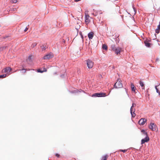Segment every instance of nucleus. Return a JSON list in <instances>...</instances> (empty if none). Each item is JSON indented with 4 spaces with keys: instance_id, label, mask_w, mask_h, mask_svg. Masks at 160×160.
Returning a JSON list of instances; mask_svg holds the SVG:
<instances>
[{
    "instance_id": "f257e3e1",
    "label": "nucleus",
    "mask_w": 160,
    "mask_h": 160,
    "mask_svg": "<svg viewBox=\"0 0 160 160\" xmlns=\"http://www.w3.org/2000/svg\"><path fill=\"white\" fill-rule=\"evenodd\" d=\"M107 96L105 93H96L93 94L92 97H105Z\"/></svg>"
},
{
    "instance_id": "f03ea898",
    "label": "nucleus",
    "mask_w": 160,
    "mask_h": 160,
    "mask_svg": "<svg viewBox=\"0 0 160 160\" xmlns=\"http://www.w3.org/2000/svg\"><path fill=\"white\" fill-rule=\"evenodd\" d=\"M136 106V104L135 103H132V106H131L130 109V113L132 115V117L134 118L136 115L134 113L135 111V109L134 108V107Z\"/></svg>"
},
{
    "instance_id": "7ed1b4c3",
    "label": "nucleus",
    "mask_w": 160,
    "mask_h": 160,
    "mask_svg": "<svg viewBox=\"0 0 160 160\" xmlns=\"http://www.w3.org/2000/svg\"><path fill=\"white\" fill-rule=\"evenodd\" d=\"M12 68L10 67H7L2 70V72L3 73H7L8 74H10V72L12 71Z\"/></svg>"
},
{
    "instance_id": "20e7f679",
    "label": "nucleus",
    "mask_w": 160,
    "mask_h": 160,
    "mask_svg": "<svg viewBox=\"0 0 160 160\" xmlns=\"http://www.w3.org/2000/svg\"><path fill=\"white\" fill-rule=\"evenodd\" d=\"M87 64L88 68L89 69L92 68L94 65V62L89 59L87 60Z\"/></svg>"
},
{
    "instance_id": "39448f33",
    "label": "nucleus",
    "mask_w": 160,
    "mask_h": 160,
    "mask_svg": "<svg viewBox=\"0 0 160 160\" xmlns=\"http://www.w3.org/2000/svg\"><path fill=\"white\" fill-rule=\"evenodd\" d=\"M114 87L116 88H119L122 87V84L121 82V81L118 80L114 84Z\"/></svg>"
},
{
    "instance_id": "423d86ee",
    "label": "nucleus",
    "mask_w": 160,
    "mask_h": 160,
    "mask_svg": "<svg viewBox=\"0 0 160 160\" xmlns=\"http://www.w3.org/2000/svg\"><path fill=\"white\" fill-rule=\"evenodd\" d=\"M157 128V126L154 123L151 122L149 126V128L152 131H155Z\"/></svg>"
},
{
    "instance_id": "0eeeda50",
    "label": "nucleus",
    "mask_w": 160,
    "mask_h": 160,
    "mask_svg": "<svg viewBox=\"0 0 160 160\" xmlns=\"http://www.w3.org/2000/svg\"><path fill=\"white\" fill-rule=\"evenodd\" d=\"M53 57V55L52 53H50L49 54L45 56L43 58L44 59H48L52 58Z\"/></svg>"
},
{
    "instance_id": "6e6552de",
    "label": "nucleus",
    "mask_w": 160,
    "mask_h": 160,
    "mask_svg": "<svg viewBox=\"0 0 160 160\" xmlns=\"http://www.w3.org/2000/svg\"><path fill=\"white\" fill-rule=\"evenodd\" d=\"M122 48L119 47H117L115 48L113 51V52H114L115 53L118 55L119 53H120V52L121 51Z\"/></svg>"
},
{
    "instance_id": "1a4fd4ad",
    "label": "nucleus",
    "mask_w": 160,
    "mask_h": 160,
    "mask_svg": "<svg viewBox=\"0 0 160 160\" xmlns=\"http://www.w3.org/2000/svg\"><path fill=\"white\" fill-rule=\"evenodd\" d=\"M89 16L88 15L85 14V22L87 24H88L90 22V20L89 19Z\"/></svg>"
},
{
    "instance_id": "9d476101",
    "label": "nucleus",
    "mask_w": 160,
    "mask_h": 160,
    "mask_svg": "<svg viewBox=\"0 0 160 160\" xmlns=\"http://www.w3.org/2000/svg\"><path fill=\"white\" fill-rule=\"evenodd\" d=\"M149 140V138L148 136V135L146 136L145 138L142 139L141 140V144H142L145 143V142H147Z\"/></svg>"
},
{
    "instance_id": "9b49d317",
    "label": "nucleus",
    "mask_w": 160,
    "mask_h": 160,
    "mask_svg": "<svg viewBox=\"0 0 160 160\" xmlns=\"http://www.w3.org/2000/svg\"><path fill=\"white\" fill-rule=\"evenodd\" d=\"M147 120L145 118H141L139 121V124L140 125H143L146 122Z\"/></svg>"
},
{
    "instance_id": "f8f14e48",
    "label": "nucleus",
    "mask_w": 160,
    "mask_h": 160,
    "mask_svg": "<svg viewBox=\"0 0 160 160\" xmlns=\"http://www.w3.org/2000/svg\"><path fill=\"white\" fill-rule=\"evenodd\" d=\"M102 13V12L101 11H94V12L93 13H92L93 15L94 16H96L98 14V13H99L100 14H101Z\"/></svg>"
},
{
    "instance_id": "ddd939ff",
    "label": "nucleus",
    "mask_w": 160,
    "mask_h": 160,
    "mask_svg": "<svg viewBox=\"0 0 160 160\" xmlns=\"http://www.w3.org/2000/svg\"><path fill=\"white\" fill-rule=\"evenodd\" d=\"M139 83L141 87H142V89L145 90V86L143 82L141 80H140L139 81Z\"/></svg>"
},
{
    "instance_id": "4468645a",
    "label": "nucleus",
    "mask_w": 160,
    "mask_h": 160,
    "mask_svg": "<svg viewBox=\"0 0 160 160\" xmlns=\"http://www.w3.org/2000/svg\"><path fill=\"white\" fill-rule=\"evenodd\" d=\"M88 37L90 39H92L93 37V33L90 32L88 34Z\"/></svg>"
},
{
    "instance_id": "2eb2a0df",
    "label": "nucleus",
    "mask_w": 160,
    "mask_h": 160,
    "mask_svg": "<svg viewBox=\"0 0 160 160\" xmlns=\"http://www.w3.org/2000/svg\"><path fill=\"white\" fill-rule=\"evenodd\" d=\"M32 56H29L28 58L27 59V61L28 63H30L31 62H32Z\"/></svg>"
},
{
    "instance_id": "dca6fc26",
    "label": "nucleus",
    "mask_w": 160,
    "mask_h": 160,
    "mask_svg": "<svg viewBox=\"0 0 160 160\" xmlns=\"http://www.w3.org/2000/svg\"><path fill=\"white\" fill-rule=\"evenodd\" d=\"M144 43L146 46L148 47H150V43L148 42L147 41H145L144 42Z\"/></svg>"
},
{
    "instance_id": "f3484780",
    "label": "nucleus",
    "mask_w": 160,
    "mask_h": 160,
    "mask_svg": "<svg viewBox=\"0 0 160 160\" xmlns=\"http://www.w3.org/2000/svg\"><path fill=\"white\" fill-rule=\"evenodd\" d=\"M131 86L132 91L135 92L136 88L135 87L134 85L132 83L131 84Z\"/></svg>"
},
{
    "instance_id": "a211bd4d",
    "label": "nucleus",
    "mask_w": 160,
    "mask_h": 160,
    "mask_svg": "<svg viewBox=\"0 0 160 160\" xmlns=\"http://www.w3.org/2000/svg\"><path fill=\"white\" fill-rule=\"evenodd\" d=\"M47 71V69L46 68H43V70H41L40 69H38L37 70V72H41L42 73L43 72H46Z\"/></svg>"
},
{
    "instance_id": "6ab92c4d",
    "label": "nucleus",
    "mask_w": 160,
    "mask_h": 160,
    "mask_svg": "<svg viewBox=\"0 0 160 160\" xmlns=\"http://www.w3.org/2000/svg\"><path fill=\"white\" fill-rule=\"evenodd\" d=\"M116 48V47L115 46V45L113 44H112L111 45V50L112 51H113L114 49Z\"/></svg>"
},
{
    "instance_id": "aec40b11",
    "label": "nucleus",
    "mask_w": 160,
    "mask_h": 160,
    "mask_svg": "<svg viewBox=\"0 0 160 160\" xmlns=\"http://www.w3.org/2000/svg\"><path fill=\"white\" fill-rule=\"evenodd\" d=\"M102 48L103 49L107 50L108 49V47L106 45L104 44L102 45Z\"/></svg>"
},
{
    "instance_id": "412c9836",
    "label": "nucleus",
    "mask_w": 160,
    "mask_h": 160,
    "mask_svg": "<svg viewBox=\"0 0 160 160\" xmlns=\"http://www.w3.org/2000/svg\"><path fill=\"white\" fill-rule=\"evenodd\" d=\"M108 158V155H105L102 157L101 160H107V159Z\"/></svg>"
},
{
    "instance_id": "4be33fe9",
    "label": "nucleus",
    "mask_w": 160,
    "mask_h": 160,
    "mask_svg": "<svg viewBox=\"0 0 160 160\" xmlns=\"http://www.w3.org/2000/svg\"><path fill=\"white\" fill-rule=\"evenodd\" d=\"M41 49L42 51H45L46 49V45H42L41 46Z\"/></svg>"
},
{
    "instance_id": "5701e85b",
    "label": "nucleus",
    "mask_w": 160,
    "mask_h": 160,
    "mask_svg": "<svg viewBox=\"0 0 160 160\" xmlns=\"http://www.w3.org/2000/svg\"><path fill=\"white\" fill-rule=\"evenodd\" d=\"M141 132L143 133L145 135H146V136H147V132H146L145 130L143 129L141 130Z\"/></svg>"
},
{
    "instance_id": "b1692460",
    "label": "nucleus",
    "mask_w": 160,
    "mask_h": 160,
    "mask_svg": "<svg viewBox=\"0 0 160 160\" xmlns=\"http://www.w3.org/2000/svg\"><path fill=\"white\" fill-rule=\"evenodd\" d=\"M37 45V43L36 42L32 44L31 47L32 48H33L35 46H36Z\"/></svg>"
},
{
    "instance_id": "393cba45",
    "label": "nucleus",
    "mask_w": 160,
    "mask_h": 160,
    "mask_svg": "<svg viewBox=\"0 0 160 160\" xmlns=\"http://www.w3.org/2000/svg\"><path fill=\"white\" fill-rule=\"evenodd\" d=\"M18 0H11V2L12 3H16Z\"/></svg>"
},
{
    "instance_id": "a878e982",
    "label": "nucleus",
    "mask_w": 160,
    "mask_h": 160,
    "mask_svg": "<svg viewBox=\"0 0 160 160\" xmlns=\"http://www.w3.org/2000/svg\"><path fill=\"white\" fill-rule=\"evenodd\" d=\"M6 74H3L2 75H0V78H3L6 77Z\"/></svg>"
},
{
    "instance_id": "bb28decb",
    "label": "nucleus",
    "mask_w": 160,
    "mask_h": 160,
    "mask_svg": "<svg viewBox=\"0 0 160 160\" xmlns=\"http://www.w3.org/2000/svg\"><path fill=\"white\" fill-rule=\"evenodd\" d=\"M6 47H0V51H2L4 49H5Z\"/></svg>"
},
{
    "instance_id": "cd10ccee",
    "label": "nucleus",
    "mask_w": 160,
    "mask_h": 160,
    "mask_svg": "<svg viewBox=\"0 0 160 160\" xmlns=\"http://www.w3.org/2000/svg\"><path fill=\"white\" fill-rule=\"evenodd\" d=\"M157 87V86H156L155 87V88L157 92V93H159V94H160L159 91V90H158V89Z\"/></svg>"
},
{
    "instance_id": "c85d7f7f",
    "label": "nucleus",
    "mask_w": 160,
    "mask_h": 160,
    "mask_svg": "<svg viewBox=\"0 0 160 160\" xmlns=\"http://www.w3.org/2000/svg\"><path fill=\"white\" fill-rule=\"evenodd\" d=\"M159 30L160 29H159L158 28L156 29V32L157 34H158L159 32Z\"/></svg>"
},
{
    "instance_id": "c756f323",
    "label": "nucleus",
    "mask_w": 160,
    "mask_h": 160,
    "mask_svg": "<svg viewBox=\"0 0 160 160\" xmlns=\"http://www.w3.org/2000/svg\"><path fill=\"white\" fill-rule=\"evenodd\" d=\"M119 151L121 152H125L127 151V149H125V150L120 149L119 150Z\"/></svg>"
},
{
    "instance_id": "7c9ffc66",
    "label": "nucleus",
    "mask_w": 160,
    "mask_h": 160,
    "mask_svg": "<svg viewBox=\"0 0 160 160\" xmlns=\"http://www.w3.org/2000/svg\"><path fill=\"white\" fill-rule=\"evenodd\" d=\"M55 156L59 158L60 156V155L56 153L55 154Z\"/></svg>"
},
{
    "instance_id": "2f4dec72",
    "label": "nucleus",
    "mask_w": 160,
    "mask_h": 160,
    "mask_svg": "<svg viewBox=\"0 0 160 160\" xmlns=\"http://www.w3.org/2000/svg\"><path fill=\"white\" fill-rule=\"evenodd\" d=\"M28 28L26 27V28H25V29H24V32H26V31L28 30Z\"/></svg>"
},
{
    "instance_id": "473e14b6",
    "label": "nucleus",
    "mask_w": 160,
    "mask_h": 160,
    "mask_svg": "<svg viewBox=\"0 0 160 160\" xmlns=\"http://www.w3.org/2000/svg\"><path fill=\"white\" fill-rule=\"evenodd\" d=\"M22 70H24V71L23 72L24 73H25L26 72V70L25 69H23Z\"/></svg>"
},
{
    "instance_id": "72a5a7b5",
    "label": "nucleus",
    "mask_w": 160,
    "mask_h": 160,
    "mask_svg": "<svg viewBox=\"0 0 160 160\" xmlns=\"http://www.w3.org/2000/svg\"><path fill=\"white\" fill-rule=\"evenodd\" d=\"M158 28L159 29H160V24H159L158 26Z\"/></svg>"
},
{
    "instance_id": "f704fd0d",
    "label": "nucleus",
    "mask_w": 160,
    "mask_h": 160,
    "mask_svg": "<svg viewBox=\"0 0 160 160\" xmlns=\"http://www.w3.org/2000/svg\"><path fill=\"white\" fill-rule=\"evenodd\" d=\"M124 90L126 92V93H127V92H126V89H124Z\"/></svg>"
},
{
    "instance_id": "c9c22d12",
    "label": "nucleus",
    "mask_w": 160,
    "mask_h": 160,
    "mask_svg": "<svg viewBox=\"0 0 160 160\" xmlns=\"http://www.w3.org/2000/svg\"><path fill=\"white\" fill-rule=\"evenodd\" d=\"M80 0H75V1L76 2H78V1H80Z\"/></svg>"
}]
</instances>
